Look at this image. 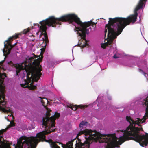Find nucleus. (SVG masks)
Returning a JSON list of instances; mask_svg holds the SVG:
<instances>
[{
	"mask_svg": "<svg viewBox=\"0 0 148 148\" xmlns=\"http://www.w3.org/2000/svg\"><path fill=\"white\" fill-rule=\"evenodd\" d=\"M42 59L40 57L32 54L31 57L22 63L14 64L10 61L3 66L4 60L0 62V111L9 113L8 116L11 117L12 119H13L12 111L7 107L5 100V86L3 82L6 76L5 73L2 72L6 69L11 70L12 68H14L17 75L23 79V82L20 84L21 86L34 90L36 87L34 85L33 82L37 81L42 74L40 64Z\"/></svg>",
	"mask_w": 148,
	"mask_h": 148,
	"instance_id": "2",
	"label": "nucleus"
},
{
	"mask_svg": "<svg viewBox=\"0 0 148 148\" xmlns=\"http://www.w3.org/2000/svg\"><path fill=\"white\" fill-rule=\"evenodd\" d=\"M30 30L29 28L25 29L24 31L18 34H16L11 37L9 38L7 40L5 41L4 42V48L3 50V51L4 56H6L9 54L10 53L11 49L16 44V42L14 45L11 44V41L13 40L14 38H16L18 37L19 35H21L22 34H29V32Z\"/></svg>",
	"mask_w": 148,
	"mask_h": 148,
	"instance_id": "5",
	"label": "nucleus"
},
{
	"mask_svg": "<svg viewBox=\"0 0 148 148\" xmlns=\"http://www.w3.org/2000/svg\"><path fill=\"white\" fill-rule=\"evenodd\" d=\"M67 21L75 26L74 30L78 36L81 38L79 41L80 46L84 47L88 46V42L85 39L86 34L95 29L96 24L91 21L82 22L77 16L74 14H69L58 18H56L54 16H50L40 21L39 24H34V26H37L39 28V31L36 34L37 35H39L40 38L42 37L41 39L47 44L48 42L46 32L47 28L51 27H56L57 25H61L62 22Z\"/></svg>",
	"mask_w": 148,
	"mask_h": 148,
	"instance_id": "3",
	"label": "nucleus"
},
{
	"mask_svg": "<svg viewBox=\"0 0 148 148\" xmlns=\"http://www.w3.org/2000/svg\"><path fill=\"white\" fill-rule=\"evenodd\" d=\"M50 132H40L36 136L27 137H22L18 140L17 144H13L14 148H35L40 140H45V135Z\"/></svg>",
	"mask_w": 148,
	"mask_h": 148,
	"instance_id": "4",
	"label": "nucleus"
},
{
	"mask_svg": "<svg viewBox=\"0 0 148 148\" xmlns=\"http://www.w3.org/2000/svg\"><path fill=\"white\" fill-rule=\"evenodd\" d=\"M139 17L140 19V17H141V16H139Z\"/></svg>",
	"mask_w": 148,
	"mask_h": 148,
	"instance_id": "15",
	"label": "nucleus"
},
{
	"mask_svg": "<svg viewBox=\"0 0 148 148\" xmlns=\"http://www.w3.org/2000/svg\"><path fill=\"white\" fill-rule=\"evenodd\" d=\"M129 66H131V67H132L133 66L132 65H129Z\"/></svg>",
	"mask_w": 148,
	"mask_h": 148,
	"instance_id": "14",
	"label": "nucleus"
},
{
	"mask_svg": "<svg viewBox=\"0 0 148 148\" xmlns=\"http://www.w3.org/2000/svg\"><path fill=\"white\" fill-rule=\"evenodd\" d=\"M126 119L130 125L124 131H121V135L119 138L116 137L115 134L99 135H97V137L93 136L86 139L83 143L80 140L74 139L69 141L66 145L58 143L63 148H90V144L92 142L99 141L101 145L104 148H114L119 147L125 141L132 139L139 143L142 146V135L139 131L142 130L141 127L142 125V118H136L134 119L130 116H126ZM51 143V148H60L55 143L53 142L52 138H49L48 141Z\"/></svg>",
	"mask_w": 148,
	"mask_h": 148,
	"instance_id": "1",
	"label": "nucleus"
},
{
	"mask_svg": "<svg viewBox=\"0 0 148 148\" xmlns=\"http://www.w3.org/2000/svg\"><path fill=\"white\" fill-rule=\"evenodd\" d=\"M88 122L85 121H82L81 122L79 125V127L80 130L77 134V137L80 136L82 134L85 135V137L86 139L90 137H92L93 136H95L97 137V135H102L100 133L95 131H92L88 129L84 130V129L86 127Z\"/></svg>",
	"mask_w": 148,
	"mask_h": 148,
	"instance_id": "6",
	"label": "nucleus"
},
{
	"mask_svg": "<svg viewBox=\"0 0 148 148\" xmlns=\"http://www.w3.org/2000/svg\"><path fill=\"white\" fill-rule=\"evenodd\" d=\"M138 66L140 68V72L144 74L148 80V65L147 64L146 61H144L138 64Z\"/></svg>",
	"mask_w": 148,
	"mask_h": 148,
	"instance_id": "8",
	"label": "nucleus"
},
{
	"mask_svg": "<svg viewBox=\"0 0 148 148\" xmlns=\"http://www.w3.org/2000/svg\"><path fill=\"white\" fill-rule=\"evenodd\" d=\"M33 36V35H32V34H30V35H29V36Z\"/></svg>",
	"mask_w": 148,
	"mask_h": 148,
	"instance_id": "13",
	"label": "nucleus"
},
{
	"mask_svg": "<svg viewBox=\"0 0 148 148\" xmlns=\"http://www.w3.org/2000/svg\"><path fill=\"white\" fill-rule=\"evenodd\" d=\"M120 56L119 55H117V54H115L114 56V58H119Z\"/></svg>",
	"mask_w": 148,
	"mask_h": 148,
	"instance_id": "10",
	"label": "nucleus"
},
{
	"mask_svg": "<svg viewBox=\"0 0 148 148\" xmlns=\"http://www.w3.org/2000/svg\"><path fill=\"white\" fill-rule=\"evenodd\" d=\"M14 125V124L13 122H10V125L5 129H3L0 130V148H11L10 145H12V143H5L3 142L2 140V134L4 132L6 131L9 128L13 126Z\"/></svg>",
	"mask_w": 148,
	"mask_h": 148,
	"instance_id": "7",
	"label": "nucleus"
},
{
	"mask_svg": "<svg viewBox=\"0 0 148 148\" xmlns=\"http://www.w3.org/2000/svg\"><path fill=\"white\" fill-rule=\"evenodd\" d=\"M87 105H78L74 106L72 104H68L67 105V106L71 108L73 110H75L77 108H84L87 107Z\"/></svg>",
	"mask_w": 148,
	"mask_h": 148,
	"instance_id": "9",
	"label": "nucleus"
},
{
	"mask_svg": "<svg viewBox=\"0 0 148 148\" xmlns=\"http://www.w3.org/2000/svg\"><path fill=\"white\" fill-rule=\"evenodd\" d=\"M108 99H109V100H110V99H111V97H110H110H109L108 98Z\"/></svg>",
	"mask_w": 148,
	"mask_h": 148,
	"instance_id": "11",
	"label": "nucleus"
},
{
	"mask_svg": "<svg viewBox=\"0 0 148 148\" xmlns=\"http://www.w3.org/2000/svg\"><path fill=\"white\" fill-rule=\"evenodd\" d=\"M116 50V47H115V50Z\"/></svg>",
	"mask_w": 148,
	"mask_h": 148,
	"instance_id": "16",
	"label": "nucleus"
},
{
	"mask_svg": "<svg viewBox=\"0 0 148 148\" xmlns=\"http://www.w3.org/2000/svg\"><path fill=\"white\" fill-rule=\"evenodd\" d=\"M5 118L6 119H7V120H8V121H10L9 120V119H8V118H7V117H5Z\"/></svg>",
	"mask_w": 148,
	"mask_h": 148,
	"instance_id": "12",
	"label": "nucleus"
}]
</instances>
